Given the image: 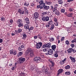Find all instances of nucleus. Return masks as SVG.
Instances as JSON below:
<instances>
[{
	"label": "nucleus",
	"mask_w": 76,
	"mask_h": 76,
	"mask_svg": "<svg viewBox=\"0 0 76 76\" xmlns=\"http://www.w3.org/2000/svg\"><path fill=\"white\" fill-rule=\"evenodd\" d=\"M47 12H45L42 13V15H46L47 14Z\"/></svg>",
	"instance_id": "864d4df0"
},
{
	"label": "nucleus",
	"mask_w": 76,
	"mask_h": 76,
	"mask_svg": "<svg viewBox=\"0 0 76 76\" xmlns=\"http://www.w3.org/2000/svg\"><path fill=\"white\" fill-rule=\"evenodd\" d=\"M49 26H50V25L49 24H47L46 25V27H47V28H48V27H49Z\"/></svg>",
	"instance_id": "774afa93"
},
{
	"label": "nucleus",
	"mask_w": 76,
	"mask_h": 76,
	"mask_svg": "<svg viewBox=\"0 0 76 76\" xmlns=\"http://www.w3.org/2000/svg\"><path fill=\"white\" fill-rule=\"evenodd\" d=\"M46 3L47 5H50L51 4V2L50 1L46 2Z\"/></svg>",
	"instance_id": "4c0bfd02"
},
{
	"label": "nucleus",
	"mask_w": 76,
	"mask_h": 76,
	"mask_svg": "<svg viewBox=\"0 0 76 76\" xmlns=\"http://www.w3.org/2000/svg\"><path fill=\"white\" fill-rule=\"evenodd\" d=\"M70 45L72 48H74L75 47V44H71Z\"/></svg>",
	"instance_id": "49530a36"
},
{
	"label": "nucleus",
	"mask_w": 76,
	"mask_h": 76,
	"mask_svg": "<svg viewBox=\"0 0 76 76\" xmlns=\"http://www.w3.org/2000/svg\"><path fill=\"white\" fill-rule=\"evenodd\" d=\"M55 14L56 15H60V12H58V11L56 10L55 11Z\"/></svg>",
	"instance_id": "a878e982"
},
{
	"label": "nucleus",
	"mask_w": 76,
	"mask_h": 76,
	"mask_svg": "<svg viewBox=\"0 0 76 76\" xmlns=\"http://www.w3.org/2000/svg\"><path fill=\"white\" fill-rule=\"evenodd\" d=\"M51 7L52 8V10L53 12H56V10H57V8L56 7H53V6H52Z\"/></svg>",
	"instance_id": "a211bd4d"
},
{
	"label": "nucleus",
	"mask_w": 76,
	"mask_h": 76,
	"mask_svg": "<svg viewBox=\"0 0 76 76\" xmlns=\"http://www.w3.org/2000/svg\"><path fill=\"white\" fill-rule=\"evenodd\" d=\"M46 47L49 48L51 47V43H48L47 44H46Z\"/></svg>",
	"instance_id": "4be33fe9"
},
{
	"label": "nucleus",
	"mask_w": 76,
	"mask_h": 76,
	"mask_svg": "<svg viewBox=\"0 0 76 76\" xmlns=\"http://www.w3.org/2000/svg\"><path fill=\"white\" fill-rule=\"evenodd\" d=\"M45 67L43 66L42 68V70L43 72H44V73H47L48 72V69L46 68Z\"/></svg>",
	"instance_id": "39448f33"
},
{
	"label": "nucleus",
	"mask_w": 76,
	"mask_h": 76,
	"mask_svg": "<svg viewBox=\"0 0 76 76\" xmlns=\"http://www.w3.org/2000/svg\"><path fill=\"white\" fill-rule=\"evenodd\" d=\"M23 9L25 10V14H28V12L27 9L26 8L23 7Z\"/></svg>",
	"instance_id": "412c9836"
},
{
	"label": "nucleus",
	"mask_w": 76,
	"mask_h": 76,
	"mask_svg": "<svg viewBox=\"0 0 76 76\" xmlns=\"http://www.w3.org/2000/svg\"><path fill=\"white\" fill-rule=\"evenodd\" d=\"M70 59L71 60L72 62V63H75L76 61V60H75V58H73L72 57V56H70Z\"/></svg>",
	"instance_id": "dca6fc26"
},
{
	"label": "nucleus",
	"mask_w": 76,
	"mask_h": 76,
	"mask_svg": "<svg viewBox=\"0 0 76 76\" xmlns=\"http://www.w3.org/2000/svg\"><path fill=\"white\" fill-rule=\"evenodd\" d=\"M17 23L18 25V26L19 28L22 26H23V20L21 19H18L17 21Z\"/></svg>",
	"instance_id": "f257e3e1"
},
{
	"label": "nucleus",
	"mask_w": 76,
	"mask_h": 76,
	"mask_svg": "<svg viewBox=\"0 0 76 76\" xmlns=\"http://www.w3.org/2000/svg\"><path fill=\"white\" fill-rule=\"evenodd\" d=\"M4 19L5 18H1V21H4Z\"/></svg>",
	"instance_id": "3c124183"
},
{
	"label": "nucleus",
	"mask_w": 76,
	"mask_h": 76,
	"mask_svg": "<svg viewBox=\"0 0 76 76\" xmlns=\"http://www.w3.org/2000/svg\"><path fill=\"white\" fill-rule=\"evenodd\" d=\"M23 39H25V38H26V34H24L23 35Z\"/></svg>",
	"instance_id": "58836bf2"
},
{
	"label": "nucleus",
	"mask_w": 76,
	"mask_h": 76,
	"mask_svg": "<svg viewBox=\"0 0 76 76\" xmlns=\"http://www.w3.org/2000/svg\"><path fill=\"white\" fill-rule=\"evenodd\" d=\"M40 56H41V57H42V58H44V56L43 55V54L42 53L41 54Z\"/></svg>",
	"instance_id": "6e6d98bb"
},
{
	"label": "nucleus",
	"mask_w": 76,
	"mask_h": 76,
	"mask_svg": "<svg viewBox=\"0 0 76 76\" xmlns=\"http://www.w3.org/2000/svg\"><path fill=\"white\" fill-rule=\"evenodd\" d=\"M39 4L40 5V6H42V7H43L45 5V3H44V1L42 0L40 1L39 2Z\"/></svg>",
	"instance_id": "1a4fd4ad"
},
{
	"label": "nucleus",
	"mask_w": 76,
	"mask_h": 76,
	"mask_svg": "<svg viewBox=\"0 0 76 76\" xmlns=\"http://www.w3.org/2000/svg\"><path fill=\"white\" fill-rule=\"evenodd\" d=\"M20 47L21 48H24V46L23 45H21Z\"/></svg>",
	"instance_id": "69168bd1"
},
{
	"label": "nucleus",
	"mask_w": 76,
	"mask_h": 76,
	"mask_svg": "<svg viewBox=\"0 0 76 76\" xmlns=\"http://www.w3.org/2000/svg\"><path fill=\"white\" fill-rule=\"evenodd\" d=\"M43 7H42V6H41V5L39 4V5H37V8H40V9H42L43 8Z\"/></svg>",
	"instance_id": "e433bc0d"
},
{
	"label": "nucleus",
	"mask_w": 76,
	"mask_h": 76,
	"mask_svg": "<svg viewBox=\"0 0 76 76\" xmlns=\"http://www.w3.org/2000/svg\"><path fill=\"white\" fill-rule=\"evenodd\" d=\"M16 68V65H15L14 66H13L11 68V70H14Z\"/></svg>",
	"instance_id": "2f4dec72"
},
{
	"label": "nucleus",
	"mask_w": 76,
	"mask_h": 76,
	"mask_svg": "<svg viewBox=\"0 0 76 76\" xmlns=\"http://www.w3.org/2000/svg\"><path fill=\"white\" fill-rule=\"evenodd\" d=\"M54 40V38L53 37L50 38L49 39L50 41H51V42L53 41Z\"/></svg>",
	"instance_id": "ea45409f"
},
{
	"label": "nucleus",
	"mask_w": 76,
	"mask_h": 76,
	"mask_svg": "<svg viewBox=\"0 0 76 76\" xmlns=\"http://www.w3.org/2000/svg\"><path fill=\"white\" fill-rule=\"evenodd\" d=\"M19 61L20 62V63H23V61H25V58H24L20 57L19 59Z\"/></svg>",
	"instance_id": "9b49d317"
},
{
	"label": "nucleus",
	"mask_w": 76,
	"mask_h": 76,
	"mask_svg": "<svg viewBox=\"0 0 76 76\" xmlns=\"http://www.w3.org/2000/svg\"><path fill=\"white\" fill-rule=\"evenodd\" d=\"M30 55L31 57H32L34 55V53L33 52V50H31V51H30Z\"/></svg>",
	"instance_id": "b1692460"
},
{
	"label": "nucleus",
	"mask_w": 76,
	"mask_h": 76,
	"mask_svg": "<svg viewBox=\"0 0 76 76\" xmlns=\"http://www.w3.org/2000/svg\"><path fill=\"white\" fill-rule=\"evenodd\" d=\"M24 28L26 29H29V25H26L24 26Z\"/></svg>",
	"instance_id": "c756f323"
},
{
	"label": "nucleus",
	"mask_w": 76,
	"mask_h": 76,
	"mask_svg": "<svg viewBox=\"0 0 76 76\" xmlns=\"http://www.w3.org/2000/svg\"><path fill=\"white\" fill-rule=\"evenodd\" d=\"M58 54H57V53H55L54 55V57H58Z\"/></svg>",
	"instance_id": "a19ab883"
},
{
	"label": "nucleus",
	"mask_w": 76,
	"mask_h": 76,
	"mask_svg": "<svg viewBox=\"0 0 76 76\" xmlns=\"http://www.w3.org/2000/svg\"><path fill=\"white\" fill-rule=\"evenodd\" d=\"M37 38H38V36H35L34 37V39H37Z\"/></svg>",
	"instance_id": "680f3d73"
},
{
	"label": "nucleus",
	"mask_w": 76,
	"mask_h": 76,
	"mask_svg": "<svg viewBox=\"0 0 76 76\" xmlns=\"http://www.w3.org/2000/svg\"><path fill=\"white\" fill-rule=\"evenodd\" d=\"M49 61L50 62L52 65H50V67H53L54 66V62H53L51 60V59L49 60Z\"/></svg>",
	"instance_id": "f3484780"
},
{
	"label": "nucleus",
	"mask_w": 76,
	"mask_h": 76,
	"mask_svg": "<svg viewBox=\"0 0 76 76\" xmlns=\"http://www.w3.org/2000/svg\"><path fill=\"white\" fill-rule=\"evenodd\" d=\"M42 43L41 42L37 43L36 45V48H37V49L40 48L41 47H42Z\"/></svg>",
	"instance_id": "20e7f679"
},
{
	"label": "nucleus",
	"mask_w": 76,
	"mask_h": 76,
	"mask_svg": "<svg viewBox=\"0 0 76 76\" xmlns=\"http://www.w3.org/2000/svg\"><path fill=\"white\" fill-rule=\"evenodd\" d=\"M74 0H68L67 1V2H69V3H70V2H71V1H73Z\"/></svg>",
	"instance_id": "5fc2aeb1"
},
{
	"label": "nucleus",
	"mask_w": 76,
	"mask_h": 76,
	"mask_svg": "<svg viewBox=\"0 0 76 76\" xmlns=\"http://www.w3.org/2000/svg\"><path fill=\"white\" fill-rule=\"evenodd\" d=\"M58 6V4H56L55 5V7H57Z\"/></svg>",
	"instance_id": "052dcab7"
},
{
	"label": "nucleus",
	"mask_w": 76,
	"mask_h": 76,
	"mask_svg": "<svg viewBox=\"0 0 76 76\" xmlns=\"http://www.w3.org/2000/svg\"><path fill=\"white\" fill-rule=\"evenodd\" d=\"M67 59V58H65L63 60L61 61L60 63L61 65H62L64 64L65 62L64 61H66V60Z\"/></svg>",
	"instance_id": "2eb2a0df"
},
{
	"label": "nucleus",
	"mask_w": 76,
	"mask_h": 76,
	"mask_svg": "<svg viewBox=\"0 0 76 76\" xmlns=\"http://www.w3.org/2000/svg\"><path fill=\"white\" fill-rule=\"evenodd\" d=\"M49 19L50 18L48 16L43 17L42 18L43 21L44 22H48L50 20Z\"/></svg>",
	"instance_id": "f03ea898"
},
{
	"label": "nucleus",
	"mask_w": 76,
	"mask_h": 76,
	"mask_svg": "<svg viewBox=\"0 0 76 76\" xmlns=\"http://www.w3.org/2000/svg\"><path fill=\"white\" fill-rule=\"evenodd\" d=\"M18 50L19 51H22V49L20 47L18 48Z\"/></svg>",
	"instance_id": "09e8293b"
},
{
	"label": "nucleus",
	"mask_w": 76,
	"mask_h": 76,
	"mask_svg": "<svg viewBox=\"0 0 76 76\" xmlns=\"http://www.w3.org/2000/svg\"><path fill=\"white\" fill-rule=\"evenodd\" d=\"M66 43L67 45H68L69 44V42L68 41H66Z\"/></svg>",
	"instance_id": "603ef678"
},
{
	"label": "nucleus",
	"mask_w": 76,
	"mask_h": 76,
	"mask_svg": "<svg viewBox=\"0 0 76 76\" xmlns=\"http://www.w3.org/2000/svg\"><path fill=\"white\" fill-rule=\"evenodd\" d=\"M70 68V66L69 65H67L65 66V69L66 70H67L68 69H69Z\"/></svg>",
	"instance_id": "393cba45"
},
{
	"label": "nucleus",
	"mask_w": 76,
	"mask_h": 76,
	"mask_svg": "<svg viewBox=\"0 0 76 76\" xmlns=\"http://www.w3.org/2000/svg\"><path fill=\"white\" fill-rule=\"evenodd\" d=\"M30 6H32V7H34V4L33 3H31L30 5Z\"/></svg>",
	"instance_id": "bf43d9fd"
},
{
	"label": "nucleus",
	"mask_w": 76,
	"mask_h": 76,
	"mask_svg": "<svg viewBox=\"0 0 76 76\" xmlns=\"http://www.w3.org/2000/svg\"><path fill=\"white\" fill-rule=\"evenodd\" d=\"M22 29H21L20 28H19L18 29V30L17 31H16V32H17V33H20V32H22Z\"/></svg>",
	"instance_id": "cd10ccee"
},
{
	"label": "nucleus",
	"mask_w": 76,
	"mask_h": 76,
	"mask_svg": "<svg viewBox=\"0 0 76 76\" xmlns=\"http://www.w3.org/2000/svg\"><path fill=\"white\" fill-rule=\"evenodd\" d=\"M24 4L25 6H29V3L26 2L24 3Z\"/></svg>",
	"instance_id": "7c9ffc66"
},
{
	"label": "nucleus",
	"mask_w": 76,
	"mask_h": 76,
	"mask_svg": "<svg viewBox=\"0 0 76 76\" xmlns=\"http://www.w3.org/2000/svg\"><path fill=\"white\" fill-rule=\"evenodd\" d=\"M72 43H74V42H76V39H74V40L71 41Z\"/></svg>",
	"instance_id": "79ce46f5"
},
{
	"label": "nucleus",
	"mask_w": 76,
	"mask_h": 76,
	"mask_svg": "<svg viewBox=\"0 0 76 76\" xmlns=\"http://www.w3.org/2000/svg\"><path fill=\"white\" fill-rule=\"evenodd\" d=\"M48 52L49 55H51L53 54V50L50 49L49 48H48Z\"/></svg>",
	"instance_id": "9d476101"
},
{
	"label": "nucleus",
	"mask_w": 76,
	"mask_h": 76,
	"mask_svg": "<svg viewBox=\"0 0 76 76\" xmlns=\"http://www.w3.org/2000/svg\"><path fill=\"white\" fill-rule=\"evenodd\" d=\"M69 12H72L73 11V9L72 8H70L69 10Z\"/></svg>",
	"instance_id": "13d9d810"
},
{
	"label": "nucleus",
	"mask_w": 76,
	"mask_h": 76,
	"mask_svg": "<svg viewBox=\"0 0 76 76\" xmlns=\"http://www.w3.org/2000/svg\"><path fill=\"white\" fill-rule=\"evenodd\" d=\"M54 25L53 24L51 25V27L50 28V30H53V29H54Z\"/></svg>",
	"instance_id": "72a5a7b5"
},
{
	"label": "nucleus",
	"mask_w": 76,
	"mask_h": 76,
	"mask_svg": "<svg viewBox=\"0 0 76 76\" xmlns=\"http://www.w3.org/2000/svg\"><path fill=\"white\" fill-rule=\"evenodd\" d=\"M61 13H64V12H65V10L64 9H61Z\"/></svg>",
	"instance_id": "c03bdc74"
},
{
	"label": "nucleus",
	"mask_w": 76,
	"mask_h": 76,
	"mask_svg": "<svg viewBox=\"0 0 76 76\" xmlns=\"http://www.w3.org/2000/svg\"><path fill=\"white\" fill-rule=\"evenodd\" d=\"M30 69L31 70H32L33 71H36V72H38V69L36 68V67L35 66H30Z\"/></svg>",
	"instance_id": "7ed1b4c3"
},
{
	"label": "nucleus",
	"mask_w": 76,
	"mask_h": 76,
	"mask_svg": "<svg viewBox=\"0 0 76 76\" xmlns=\"http://www.w3.org/2000/svg\"><path fill=\"white\" fill-rule=\"evenodd\" d=\"M39 16V14L38 12H35L34 13V17L35 19H37Z\"/></svg>",
	"instance_id": "0eeeda50"
},
{
	"label": "nucleus",
	"mask_w": 76,
	"mask_h": 76,
	"mask_svg": "<svg viewBox=\"0 0 76 76\" xmlns=\"http://www.w3.org/2000/svg\"><path fill=\"white\" fill-rule=\"evenodd\" d=\"M63 70L62 69H59L58 71V73L57 74V75L58 76L59 75L62 73L63 72Z\"/></svg>",
	"instance_id": "4468645a"
},
{
	"label": "nucleus",
	"mask_w": 76,
	"mask_h": 76,
	"mask_svg": "<svg viewBox=\"0 0 76 76\" xmlns=\"http://www.w3.org/2000/svg\"><path fill=\"white\" fill-rule=\"evenodd\" d=\"M25 20L26 23V24L29 25L30 23V22H29V19L28 18H26L25 19Z\"/></svg>",
	"instance_id": "f8f14e48"
},
{
	"label": "nucleus",
	"mask_w": 76,
	"mask_h": 76,
	"mask_svg": "<svg viewBox=\"0 0 76 76\" xmlns=\"http://www.w3.org/2000/svg\"><path fill=\"white\" fill-rule=\"evenodd\" d=\"M24 12H25V11L24 10L22 12H21V11H19V13L20 15H23L24 14Z\"/></svg>",
	"instance_id": "f704fd0d"
},
{
	"label": "nucleus",
	"mask_w": 76,
	"mask_h": 76,
	"mask_svg": "<svg viewBox=\"0 0 76 76\" xmlns=\"http://www.w3.org/2000/svg\"><path fill=\"white\" fill-rule=\"evenodd\" d=\"M65 75H70V71L66 72H65Z\"/></svg>",
	"instance_id": "c85d7f7f"
},
{
	"label": "nucleus",
	"mask_w": 76,
	"mask_h": 76,
	"mask_svg": "<svg viewBox=\"0 0 76 76\" xmlns=\"http://www.w3.org/2000/svg\"><path fill=\"white\" fill-rule=\"evenodd\" d=\"M34 29V27H31L30 28H28V31H31V30H33Z\"/></svg>",
	"instance_id": "a18cd8bd"
},
{
	"label": "nucleus",
	"mask_w": 76,
	"mask_h": 76,
	"mask_svg": "<svg viewBox=\"0 0 76 76\" xmlns=\"http://www.w3.org/2000/svg\"><path fill=\"white\" fill-rule=\"evenodd\" d=\"M10 54H13V55H16L17 54L16 50H11L10 51Z\"/></svg>",
	"instance_id": "6e6552de"
},
{
	"label": "nucleus",
	"mask_w": 76,
	"mask_h": 76,
	"mask_svg": "<svg viewBox=\"0 0 76 76\" xmlns=\"http://www.w3.org/2000/svg\"><path fill=\"white\" fill-rule=\"evenodd\" d=\"M72 52H73V53H76V50H74V49H73Z\"/></svg>",
	"instance_id": "0e129e2a"
},
{
	"label": "nucleus",
	"mask_w": 76,
	"mask_h": 76,
	"mask_svg": "<svg viewBox=\"0 0 76 76\" xmlns=\"http://www.w3.org/2000/svg\"><path fill=\"white\" fill-rule=\"evenodd\" d=\"M31 49L30 48H28L27 50L26 51V55H28L29 54L30 52H31Z\"/></svg>",
	"instance_id": "ddd939ff"
},
{
	"label": "nucleus",
	"mask_w": 76,
	"mask_h": 76,
	"mask_svg": "<svg viewBox=\"0 0 76 76\" xmlns=\"http://www.w3.org/2000/svg\"><path fill=\"white\" fill-rule=\"evenodd\" d=\"M50 8L49 6H44V9L45 10H48Z\"/></svg>",
	"instance_id": "5701e85b"
},
{
	"label": "nucleus",
	"mask_w": 76,
	"mask_h": 76,
	"mask_svg": "<svg viewBox=\"0 0 76 76\" xmlns=\"http://www.w3.org/2000/svg\"><path fill=\"white\" fill-rule=\"evenodd\" d=\"M10 22L11 23H13V20L11 19L10 20Z\"/></svg>",
	"instance_id": "4d7b16f0"
},
{
	"label": "nucleus",
	"mask_w": 76,
	"mask_h": 76,
	"mask_svg": "<svg viewBox=\"0 0 76 76\" xmlns=\"http://www.w3.org/2000/svg\"><path fill=\"white\" fill-rule=\"evenodd\" d=\"M64 39V37H62L61 39V41H63Z\"/></svg>",
	"instance_id": "e2e57ef3"
},
{
	"label": "nucleus",
	"mask_w": 76,
	"mask_h": 76,
	"mask_svg": "<svg viewBox=\"0 0 76 76\" xmlns=\"http://www.w3.org/2000/svg\"><path fill=\"white\" fill-rule=\"evenodd\" d=\"M42 48H45L46 47H47V46L46 45V44H45L43 45V46H42Z\"/></svg>",
	"instance_id": "8fccbe9b"
},
{
	"label": "nucleus",
	"mask_w": 76,
	"mask_h": 76,
	"mask_svg": "<svg viewBox=\"0 0 76 76\" xmlns=\"http://www.w3.org/2000/svg\"><path fill=\"white\" fill-rule=\"evenodd\" d=\"M3 42V39H0V43H1Z\"/></svg>",
	"instance_id": "338daca9"
},
{
	"label": "nucleus",
	"mask_w": 76,
	"mask_h": 76,
	"mask_svg": "<svg viewBox=\"0 0 76 76\" xmlns=\"http://www.w3.org/2000/svg\"><path fill=\"white\" fill-rule=\"evenodd\" d=\"M59 4H61L63 3V1L61 0H58Z\"/></svg>",
	"instance_id": "473e14b6"
},
{
	"label": "nucleus",
	"mask_w": 76,
	"mask_h": 76,
	"mask_svg": "<svg viewBox=\"0 0 76 76\" xmlns=\"http://www.w3.org/2000/svg\"><path fill=\"white\" fill-rule=\"evenodd\" d=\"M23 54V52H20L19 53L18 56H22Z\"/></svg>",
	"instance_id": "de8ad7c7"
},
{
	"label": "nucleus",
	"mask_w": 76,
	"mask_h": 76,
	"mask_svg": "<svg viewBox=\"0 0 76 76\" xmlns=\"http://www.w3.org/2000/svg\"><path fill=\"white\" fill-rule=\"evenodd\" d=\"M73 14L72 13H70L69 14H68L67 15V16H68V17H72V15H73Z\"/></svg>",
	"instance_id": "bb28decb"
},
{
	"label": "nucleus",
	"mask_w": 76,
	"mask_h": 76,
	"mask_svg": "<svg viewBox=\"0 0 76 76\" xmlns=\"http://www.w3.org/2000/svg\"><path fill=\"white\" fill-rule=\"evenodd\" d=\"M51 48L52 50L55 51V50H56V46L55 45H53L51 46Z\"/></svg>",
	"instance_id": "aec40b11"
},
{
	"label": "nucleus",
	"mask_w": 76,
	"mask_h": 76,
	"mask_svg": "<svg viewBox=\"0 0 76 76\" xmlns=\"http://www.w3.org/2000/svg\"><path fill=\"white\" fill-rule=\"evenodd\" d=\"M48 48H47L46 49H44L43 50V51L44 52H45V51H48Z\"/></svg>",
	"instance_id": "37998d69"
},
{
	"label": "nucleus",
	"mask_w": 76,
	"mask_h": 76,
	"mask_svg": "<svg viewBox=\"0 0 76 76\" xmlns=\"http://www.w3.org/2000/svg\"><path fill=\"white\" fill-rule=\"evenodd\" d=\"M41 60V58L39 57H35L34 58V61H37L38 63H40L41 61H40Z\"/></svg>",
	"instance_id": "423d86ee"
},
{
	"label": "nucleus",
	"mask_w": 76,
	"mask_h": 76,
	"mask_svg": "<svg viewBox=\"0 0 76 76\" xmlns=\"http://www.w3.org/2000/svg\"><path fill=\"white\" fill-rule=\"evenodd\" d=\"M53 23V21L52 20H50L48 22V24L49 25H51Z\"/></svg>",
	"instance_id": "c9c22d12"
},
{
	"label": "nucleus",
	"mask_w": 76,
	"mask_h": 76,
	"mask_svg": "<svg viewBox=\"0 0 76 76\" xmlns=\"http://www.w3.org/2000/svg\"><path fill=\"white\" fill-rule=\"evenodd\" d=\"M73 51V48H69L67 50V52L68 53L70 54V53H72V51Z\"/></svg>",
	"instance_id": "6ab92c4d"
}]
</instances>
